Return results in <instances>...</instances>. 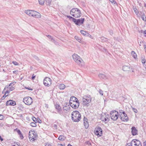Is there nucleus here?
I'll use <instances>...</instances> for the list:
<instances>
[{"label":"nucleus","mask_w":146,"mask_h":146,"mask_svg":"<svg viewBox=\"0 0 146 146\" xmlns=\"http://www.w3.org/2000/svg\"><path fill=\"white\" fill-rule=\"evenodd\" d=\"M72 119L74 122H78L81 119V115L80 113L78 111H74L71 114Z\"/></svg>","instance_id":"f257e3e1"},{"label":"nucleus","mask_w":146,"mask_h":146,"mask_svg":"<svg viewBox=\"0 0 146 146\" xmlns=\"http://www.w3.org/2000/svg\"><path fill=\"white\" fill-rule=\"evenodd\" d=\"M70 13L75 18L79 17L81 15V11L77 8H74L71 9Z\"/></svg>","instance_id":"f03ea898"},{"label":"nucleus","mask_w":146,"mask_h":146,"mask_svg":"<svg viewBox=\"0 0 146 146\" xmlns=\"http://www.w3.org/2000/svg\"><path fill=\"white\" fill-rule=\"evenodd\" d=\"M25 12L29 16L37 18H40L41 17V15L40 13L34 11L27 10L25 11Z\"/></svg>","instance_id":"7ed1b4c3"},{"label":"nucleus","mask_w":146,"mask_h":146,"mask_svg":"<svg viewBox=\"0 0 146 146\" xmlns=\"http://www.w3.org/2000/svg\"><path fill=\"white\" fill-rule=\"evenodd\" d=\"M91 98L89 95H85L82 98V104L84 106H87V104L91 101Z\"/></svg>","instance_id":"20e7f679"},{"label":"nucleus","mask_w":146,"mask_h":146,"mask_svg":"<svg viewBox=\"0 0 146 146\" xmlns=\"http://www.w3.org/2000/svg\"><path fill=\"white\" fill-rule=\"evenodd\" d=\"M37 137L36 133L34 131H30L29 133V138L30 141L33 142L36 139Z\"/></svg>","instance_id":"39448f33"},{"label":"nucleus","mask_w":146,"mask_h":146,"mask_svg":"<svg viewBox=\"0 0 146 146\" xmlns=\"http://www.w3.org/2000/svg\"><path fill=\"white\" fill-rule=\"evenodd\" d=\"M110 117L111 119L115 121L118 117V112L114 110L110 113Z\"/></svg>","instance_id":"423d86ee"},{"label":"nucleus","mask_w":146,"mask_h":146,"mask_svg":"<svg viewBox=\"0 0 146 146\" xmlns=\"http://www.w3.org/2000/svg\"><path fill=\"white\" fill-rule=\"evenodd\" d=\"M23 102L26 104L29 105L32 104L33 100L31 97L27 96L23 98Z\"/></svg>","instance_id":"0eeeda50"},{"label":"nucleus","mask_w":146,"mask_h":146,"mask_svg":"<svg viewBox=\"0 0 146 146\" xmlns=\"http://www.w3.org/2000/svg\"><path fill=\"white\" fill-rule=\"evenodd\" d=\"M72 57L74 61L78 64H80L82 61V59L77 54H74L72 55Z\"/></svg>","instance_id":"6e6552de"},{"label":"nucleus","mask_w":146,"mask_h":146,"mask_svg":"<svg viewBox=\"0 0 146 146\" xmlns=\"http://www.w3.org/2000/svg\"><path fill=\"white\" fill-rule=\"evenodd\" d=\"M130 144L131 146H142L141 142L139 140L136 139L132 140Z\"/></svg>","instance_id":"1a4fd4ad"},{"label":"nucleus","mask_w":146,"mask_h":146,"mask_svg":"<svg viewBox=\"0 0 146 146\" xmlns=\"http://www.w3.org/2000/svg\"><path fill=\"white\" fill-rule=\"evenodd\" d=\"M70 106L73 108L76 109L78 108L79 105V102L78 100L74 102H71L69 103Z\"/></svg>","instance_id":"9d476101"},{"label":"nucleus","mask_w":146,"mask_h":146,"mask_svg":"<svg viewBox=\"0 0 146 146\" xmlns=\"http://www.w3.org/2000/svg\"><path fill=\"white\" fill-rule=\"evenodd\" d=\"M95 133L98 137L102 136V130L100 127H98L96 128Z\"/></svg>","instance_id":"9b49d317"},{"label":"nucleus","mask_w":146,"mask_h":146,"mask_svg":"<svg viewBox=\"0 0 146 146\" xmlns=\"http://www.w3.org/2000/svg\"><path fill=\"white\" fill-rule=\"evenodd\" d=\"M43 83L45 86H49L51 84V80L48 77L45 78L44 80Z\"/></svg>","instance_id":"f8f14e48"},{"label":"nucleus","mask_w":146,"mask_h":146,"mask_svg":"<svg viewBox=\"0 0 146 146\" xmlns=\"http://www.w3.org/2000/svg\"><path fill=\"white\" fill-rule=\"evenodd\" d=\"M84 18H81V19H76L74 20V22L77 25L80 26L81 24H83L84 21Z\"/></svg>","instance_id":"ddd939ff"},{"label":"nucleus","mask_w":146,"mask_h":146,"mask_svg":"<svg viewBox=\"0 0 146 146\" xmlns=\"http://www.w3.org/2000/svg\"><path fill=\"white\" fill-rule=\"evenodd\" d=\"M120 119L124 121H127L128 120V118L127 115L125 113V111H123L122 113L120 115Z\"/></svg>","instance_id":"4468645a"},{"label":"nucleus","mask_w":146,"mask_h":146,"mask_svg":"<svg viewBox=\"0 0 146 146\" xmlns=\"http://www.w3.org/2000/svg\"><path fill=\"white\" fill-rule=\"evenodd\" d=\"M109 116L108 115H105L101 116V119L103 122L106 123H108L109 120Z\"/></svg>","instance_id":"2eb2a0df"},{"label":"nucleus","mask_w":146,"mask_h":146,"mask_svg":"<svg viewBox=\"0 0 146 146\" xmlns=\"http://www.w3.org/2000/svg\"><path fill=\"white\" fill-rule=\"evenodd\" d=\"M55 108L57 110V112L60 114H62L63 112L62 111L61 107L60 105L58 104H56L55 105Z\"/></svg>","instance_id":"dca6fc26"},{"label":"nucleus","mask_w":146,"mask_h":146,"mask_svg":"<svg viewBox=\"0 0 146 146\" xmlns=\"http://www.w3.org/2000/svg\"><path fill=\"white\" fill-rule=\"evenodd\" d=\"M16 104L15 102L13 100H10L7 101L6 103V105L7 106H14Z\"/></svg>","instance_id":"f3484780"},{"label":"nucleus","mask_w":146,"mask_h":146,"mask_svg":"<svg viewBox=\"0 0 146 146\" xmlns=\"http://www.w3.org/2000/svg\"><path fill=\"white\" fill-rule=\"evenodd\" d=\"M123 70L124 71H129L130 69V65L128 64L127 65H124L123 66Z\"/></svg>","instance_id":"a211bd4d"},{"label":"nucleus","mask_w":146,"mask_h":146,"mask_svg":"<svg viewBox=\"0 0 146 146\" xmlns=\"http://www.w3.org/2000/svg\"><path fill=\"white\" fill-rule=\"evenodd\" d=\"M131 133L133 135H135L137 134V130L134 126L131 128Z\"/></svg>","instance_id":"6ab92c4d"},{"label":"nucleus","mask_w":146,"mask_h":146,"mask_svg":"<svg viewBox=\"0 0 146 146\" xmlns=\"http://www.w3.org/2000/svg\"><path fill=\"white\" fill-rule=\"evenodd\" d=\"M99 77L101 79L106 80L108 79V77L106 75L102 74H100L99 75Z\"/></svg>","instance_id":"aec40b11"},{"label":"nucleus","mask_w":146,"mask_h":146,"mask_svg":"<svg viewBox=\"0 0 146 146\" xmlns=\"http://www.w3.org/2000/svg\"><path fill=\"white\" fill-rule=\"evenodd\" d=\"M87 118H86L85 117L84 118V125L86 129H87L89 127L88 123L87 121Z\"/></svg>","instance_id":"412c9836"},{"label":"nucleus","mask_w":146,"mask_h":146,"mask_svg":"<svg viewBox=\"0 0 146 146\" xmlns=\"http://www.w3.org/2000/svg\"><path fill=\"white\" fill-rule=\"evenodd\" d=\"M78 100L74 96H72L70 98L69 103L71 102H74L75 101H78Z\"/></svg>","instance_id":"4be33fe9"},{"label":"nucleus","mask_w":146,"mask_h":146,"mask_svg":"<svg viewBox=\"0 0 146 146\" xmlns=\"http://www.w3.org/2000/svg\"><path fill=\"white\" fill-rule=\"evenodd\" d=\"M65 139V137L63 135H60L59 136L58 139L61 141H63Z\"/></svg>","instance_id":"5701e85b"},{"label":"nucleus","mask_w":146,"mask_h":146,"mask_svg":"<svg viewBox=\"0 0 146 146\" xmlns=\"http://www.w3.org/2000/svg\"><path fill=\"white\" fill-rule=\"evenodd\" d=\"M131 54L134 58H136L137 57V54L134 51H132L131 52Z\"/></svg>","instance_id":"b1692460"},{"label":"nucleus","mask_w":146,"mask_h":146,"mask_svg":"<svg viewBox=\"0 0 146 146\" xmlns=\"http://www.w3.org/2000/svg\"><path fill=\"white\" fill-rule=\"evenodd\" d=\"M65 87V86L63 84H60L59 86V88L60 90L64 89Z\"/></svg>","instance_id":"393cba45"},{"label":"nucleus","mask_w":146,"mask_h":146,"mask_svg":"<svg viewBox=\"0 0 146 146\" xmlns=\"http://www.w3.org/2000/svg\"><path fill=\"white\" fill-rule=\"evenodd\" d=\"M141 18L143 21H146V18L144 13H142L141 16Z\"/></svg>","instance_id":"a878e982"},{"label":"nucleus","mask_w":146,"mask_h":146,"mask_svg":"<svg viewBox=\"0 0 146 146\" xmlns=\"http://www.w3.org/2000/svg\"><path fill=\"white\" fill-rule=\"evenodd\" d=\"M66 17H67L68 18H69L70 19H72V21L73 22L74 21V20H76L75 18H73L71 16L67 15Z\"/></svg>","instance_id":"bb28decb"},{"label":"nucleus","mask_w":146,"mask_h":146,"mask_svg":"<svg viewBox=\"0 0 146 146\" xmlns=\"http://www.w3.org/2000/svg\"><path fill=\"white\" fill-rule=\"evenodd\" d=\"M100 38L102 42H106L107 41V39L104 37H102Z\"/></svg>","instance_id":"cd10ccee"},{"label":"nucleus","mask_w":146,"mask_h":146,"mask_svg":"<svg viewBox=\"0 0 146 146\" xmlns=\"http://www.w3.org/2000/svg\"><path fill=\"white\" fill-rule=\"evenodd\" d=\"M46 4L47 5H50L51 3L52 0H45Z\"/></svg>","instance_id":"c85d7f7f"},{"label":"nucleus","mask_w":146,"mask_h":146,"mask_svg":"<svg viewBox=\"0 0 146 146\" xmlns=\"http://www.w3.org/2000/svg\"><path fill=\"white\" fill-rule=\"evenodd\" d=\"M74 37L75 39L76 40H77L78 42H80V41H81V40L80 39V38L78 36H75Z\"/></svg>","instance_id":"c756f323"},{"label":"nucleus","mask_w":146,"mask_h":146,"mask_svg":"<svg viewBox=\"0 0 146 146\" xmlns=\"http://www.w3.org/2000/svg\"><path fill=\"white\" fill-rule=\"evenodd\" d=\"M39 4L41 5H43L44 3V0H38Z\"/></svg>","instance_id":"7c9ffc66"},{"label":"nucleus","mask_w":146,"mask_h":146,"mask_svg":"<svg viewBox=\"0 0 146 146\" xmlns=\"http://www.w3.org/2000/svg\"><path fill=\"white\" fill-rule=\"evenodd\" d=\"M133 10L136 14L137 15H138L139 14V12L137 9L136 8H134L133 9Z\"/></svg>","instance_id":"2f4dec72"},{"label":"nucleus","mask_w":146,"mask_h":146,"mask_svg":"<svg viewBox=\"0 0 146 146\" xmlns=\"http://www.w3.org/2000/svg\"><path fill=\"white\" fill-rule=\"evenodd\" d=\"M30 125L33 127H35L36 126V124L34 122H31L30 123Z\"/></svg>","instance_id":"473e14b6"},{"label":"nucleus","mask_w":146,"mask_h":146,"mask_svg":"<svg viewBox=\"0 0 146 146\" xmlns=\"http://www.w3.org/2000/svg\"><path fill=\"white\" fill-rule=\"evenodd\" d=\"M69 105H70L69 103H68V102H66L63 105V107H67Z\"/></svg>","instance_id":"72a5a7b5"},{"label":"nucleus","mask_w":146,"mask_h":146,"mask_svg":"<svg viewBox=\"0 0 146 146\" xmlns=\"http://www.w3.org/2000/svg\"><path fill=\"white\" fill-rule=\"evenodd\" d=\"M142 62L143 65H146V61L145 59H143L142 60Z\"/></svg>","instance_id":"f704fd0d"},{"label":"nucleus","mask_w":146,"mask_h":146,"mask_svg":"<svg viewBox=\"0 0 146 146\" xmlns=\"http://www.w3.org/2000/svg\"><path fill=\"white\" fill-rule=\"evenodd\" d=\"M86 32L84 30H81L80 31V33L83 35L85 36L86 33Z\"/></svg>","instance_id":"c9c22d12"},{"label":"nucleus","mask_w":146,"mask_h":146,"mask_svg":"<svg viewBox=\"0 0 146 146\" xmlns=\"http://www.w3.org/2000/svg\"><path fill=\"white\" fill-rule=\"evenodd\" d=\"M32 119L33 121L34 122H35V123H36L37 122V119H36L34 117H32Z\"/></svg>","instance_id":"e433bc0d"},{"label":"nucleus","mask_w":146,"mask_h":146,"mask_svg":"<svg viewBox=\"0 0 146 146\" xmlns=\"http://www.w3.org/2000/svg\"><path fill=\"white\" fill-rule=\"evenodd\" d=\"M12 62L15 65L17 66L19 65L18 63L15 61H13Z\"/></svg>","instance_id":"4c0bfd02"},{"label":"nucleus","mask_w":146,"mask_h":146,"mask_svg":"<svg viewBox=\"0 0 146 146\" xmlns=\"http://www.w3.org/2000/svg\"><path fill=\"white\" fill-rule=\"evenodd\" d=\"M50 39H51V40H53L54 41V40L53 39V38H52V36L50 35H48L47 36Z\"/></svg>","instance_id":"58836bf2"},{"label":"nucleus","mask_w":146,"mask_h":146,"mask_svg":"<svg viewBox=\"0 0 146 146\" xmlns=\"http://www.w3.org/2000/svg\"><path fill=\"white\" fill-rule=\"evenodd\" d=\"M109 1L111 2L112 4H117L116 1L114 0H109Z\"/></svg>","instance_id":"ea45409f"},{"label":"nucleus","mask_w":146,"mask_h":146,"mask_svg":"<svg viewBox=\"0 0 146 146\" xmlns=\"http://www.w3.org/2000/svg\"><path fill=\"white\" fill-rule=\"evenodd\" d=\"M99 93L100 94L102 95L103 96V91L102 90H100Z\"/></svg>","instance_id":"a19ab883"},{"label":"nucleus","mask_w":146,"mask_h":146,"mask_svg":"<svg viewBox=\"0 0 146 146\" xmlns=\"http://www.w3.org/2000/svg\"><path fill=\"white\" fill-rule=\"evenodd\" d=\"M15 89V88L14 87H11L9 88V90L10 91H12L14 90Z\"/></svg>","instance_id":"79ce46f5"},{"label":"nucleus","mask_w":146,"mask_h":146,"mask_svg":"<svg viewBox=\"0 0 146 146\" xmlns=\"http://www.w3.org/2000/svg\"><path fill=\"white\" fill-rule=\"evenodd\" d=\"M8 95V94L6 95V94H5L3 96L2 98V99L3 100Z\"/></svg>","instance_id":"37998d69"},{"label":"nucleus","mask_w":146,"mask_h":146,"mask_svg":"<svg viewBox=\"0 0 146 146\" xmlns=\"http://www.w3.org/2000/svg\"><path fill=\"white\" fill-rule=\"evenodd\" d=\"M35 77L36 76L34 74H33L31 78L32 79V80H34L35 79Z\"/></svg>","instance_id":"c03bdc74"},{"label":"nucleus","mask_w":146,"mask_h":146,"mask_svg":"<svg viewBox=\"0 0 146 146\" xmlns=\"http://www.w3.org/2000/svg\"><path fill=\"white\" fill-rule=\"evenodd\" d=\"M133 110L135 113H137L138 111L135 108H133Z\"/></svg>","instance_id":"a18cd8bd"},{"label":"nucleus","mask_w":146,"mask_h":146,"mask_svg":"<svg viewBox=\"0 0 146 146\" xmlns=\"http://www.w3.org/2000/svg\"><path fill=\"white\" fill-rule=\"evenodd\" d=\"M63 109L64 110L68 111L67 107H63Z\"/></svg>","instance_id":"49530a36"},{"label":"nucleus","mask_w":146,"mask_h":146,"mask_svg":"<svg viewBox=\"0 0 146 146\" xmlns=\"http://www.w3.org/2000/svg\"><path fill=\"white\" fill-rule=\"evenodd\" d=\"M17 132L19 135H20L21 134V133L20 130H17Z\"/></svg>","instance_id":"de8ad7c7"},{"label":"nucleus","mask_w":146,"mask_h":146,"mask_svg":"<svg viewBox=\"0 0 146 146\" xmlns=\"http://www.w3.org/2000/svg\"><path fill=\"white\" fill-rule=\"evenodd\" d=\"M19 135L21 139H23V138L24 137H23V136L22 134V133Z\"/></svg>","instance_id":"09e8293b"},{"label":"nucleus","mask_w":146,"mask_h":146,"mask_svg":"<svg viewBox=\"0 0 146 146\" xmlns=\"http://www.w3.org/2000/svg\"><path fill=\"white\" fill-rule=\"evenodd\" d=\"M109 33L110 35H112L113 33V32L112 31L110 30L109 31Z\"/></svg>","instance_id":"8fccbe9b"},{"label":"nucleus","mask_w":146,"mask_h":146,"mask_svg":"<svg viewBox=\"0 0 146 146\" xmlns=\"http://www.w3.org/2000/svg\"><path fill=\"white\" fill-rule=\"evenodd\" d=\"M89 35H90V34L88 32H86V33L85 36H88Z\"/></svg>","instance_id":"3c124183"},{"label":"nucleus","mask_w":146,"mask_h":146,"mask_svg":"<svg viewBox=\"0 0 146 146\" xmlns=\"http://www.w3.org/2000/svg\"><path fill=\"white\" fill-rule=\"evenodd\" d=\"M53 127H54L55 129H57V126L56 124H54L53 125Z\"/></svg>","instance_id":"603ef678"},{"label":"nucleus","mask_w":146,"mask_h":146,"mask_svg":"<svg viewBox=\"0 0 146 146\" xmlns=\"http://www.w3.org/2000/svg\"><path fill=\"white\" fill-rule=\"evenodd\" d=\"M143 34L144 35V36L145 37H146V31L145 30L143 32Z\"/></svg>","instance_id":"864d4df0"},{"label":"nucleus","mask_w":146,"mask_h":146,"mask_svg":"<svg viewBox=\"0 0 146 146\" xmlns=\"http://www.w3.org/2000/svg\"><path fill=\"white\" fill-rule=\"evenodd\" d=\"M10 93V91L9 90H7L6 91L5 93V94L6 95L7 94H9Z\"/></svg>","instance_id":"5fc2aeb1"},{"label":"nucleus","mask_w":146,"mask_h":146,"mask_svg":"<svg viewBox=\"0 0 146 146\" xmlns=\"http://www.w3.org/2000/svg\"><path fill=\"white\" fill-rule=\"evenodd\" d=\"M70 105H69V106H67L68 111H69L70 109Z\"/></svg>","instance_id":"6e6d98bb"},{"label":"nucleus","mask_w":146,"mask_h":146,"mask_svg":"<svg viewBox=\"0 0 146 146\" xmlns=\"http://www.w3.org/2000/svg\"><path fill=\"white\" fill-rule=\"evenodd\" d=\"M15 83H16V82H13V83H11L9 84V86H11L12 85V84H13V85H14V84H15Z\"/></svg>","instance_id":"4d7b16f0"},{"label":"nucleus","mask_w":146,"mask_h":146,"mask_svg":"<svg viewBox=\"0 0 146 146\" xmlns=\"http://www.w3.org/2000/svg\"><path fill=\"white\" fill-rule=\"evenodd\" d=\"M45 146H52L50 144H49L48 143H46L45 145Z\"/></svg>","instance_id":"13d9d810"},{"label":"nucleus","mask_w":146,"mask_h":146,"mask_svg":"<svg viewBox=\"0 0 146 146\" xmlns=\"http://www.w3.org/2000/svg\"><path fill=\"white\" fill-rule=\"evenodd\" d=\"M3 116L0 115V120H2L3 119Z\"/></svg>","instance_id":"bf43d9fd"},{"label":"nucleus","mask_w":146,"mask_h":146,"mask_svg":"<svg viewBox=\"0 0 146 146\" xmlns=\"http://www.w3.org/2000/svg\"><path fill=\"white\" fill-rule=\"evenodd\" d=\"M37 120H38V122L39 123H40L41 122V120L39 119V118H37Z\"/></svg>","instance_id":"052dcab7"},{"label":"nucleus","mask_w":146,"mask_h":146,"mask_svg":"<svg viewBox=\"0 0 146 146\" xmlns=\"http://www.w3.org/2000/svg\"><path fill=\"white\" fill-rule=\"evenodd\" d=\"M65 145V144H58V146H64Z\"/></svg>","instance_id":"680f3d73"},{"label":"nucleus","mask_w":146,"mask_h":146,"mask_svg":"<svg viewBox=\"0 0 146 146\" xmlns=\"http://www.w3.org/2000/svg\"><path fill=\"white\" fill-rule=\"evenodd\" d=\"M26 88L29 90H33V89L31 88Z\"/></svg>","instance_id":"e2e57ef3"},{"label":"nucleus","mask_w":146,"mask_h":146,"mask_svg":"<svg viewBox=\"0 0 146 146\" xmlns=\"http://www.w3.org/2000/svg\"><path fill=\"white\" fill-rule=\"evenodd\" d=\"M125 146H131L130 143H128Z\"/></svg>","instance_id":"0e129e2a"},{"label":"nucleus","mask_w":146,"mask_h":146,"mask_svg":"<svg viewBox=\"0 0 146 146\" xmlns=\"http://www.w3.org/2000/svg\"><path fill=\"white\" fill-rule=\"evenodd\" d=\"M143 146H146V141L143 143Z\"/></svg>","instance_id":"69168bd1"},{"label":"nucleus","mask_w":146,"mask_h":146,"mask_svg":"<svg viewBox=\"0 0 146 146\" xmlns=\"http://www.w3.org/2000/svg\"><path fill=\"white\" fill-rule=\"evenodd\" d=\"M35 59H36V60H38L39 58H38V57H37V56H35Z\"/></svg>","instance_id":"338daca9"},{"label":"nucleus","mask_w":146,"mask_h":146,"mask_svg":"<svg viewBox=\"0 0 146 146\" xmlns=\"http://www.w3.org/2000/svg\"><path fill=\"white\" fill-rule=\"evenodd\" d=\"M144 49H145V51L146 52V45H144Z\"/></svg>","instance_id":"774afa93"}]
</instances>
